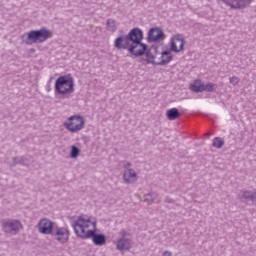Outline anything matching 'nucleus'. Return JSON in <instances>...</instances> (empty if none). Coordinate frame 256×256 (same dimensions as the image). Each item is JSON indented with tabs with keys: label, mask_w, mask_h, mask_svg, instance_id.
<instances>
[{
	"label": "nucleus",
	"mask_w": 256,
	"mask_h": 256,
	"mask_svg": "<svg viewBox=\"0 0 256 256\" xmlns=\"http://www.w3.org/2000/svg\"><path fill=\"white\" fill-rule=\"evenodd\" d=\"M74 233L80 239H92L94 245L101 247L107 243V237L104 234H97V222H91L87 216H79L72 222Z\"/></svg>",
	"instance_id": "f257e3e1"
},
{
	"label": "nucleus",
	"mask_w": 256,
	"mask_h": 256,
	"mask_svg": "<svg viewBox=\"0 0 256 256\" xmlns=\"http://www.w3.org/2000/svg\"><path fill=\"white\" fill-rule=\"evenodd\" d=\"M46 91L49 93L51 91V78L49 79L47 85H46Z\"/></svg>",
	"instance_id": "cd10ccee"
},
{
	"label": "nucleus",
	"mask_w": 256,
	"mask_h": 256,
	"mask_svg": "<svg viewBox=\"0 0 256 256\" xmlns=\"http://www.w3.org/2000/svg\"><path fill=\"white\" fill-rule=\"evenodd\" d=\"M216 85L213 83L204 84L203 91H207L208 93H213L215 91Z\"/></svg>",
	"instance_id": "b1692460"
},
{
	"label": "nucleus",
	"mask_w": 256,
	"mask_h": 256,
	"mask_svg": "<svg viewBox=\"0 0 256 256\" xmlns=\"http://www.w3.org/2000/svg\"><path fill=\"white\" fill-rule=\"evenodd\" d=\"M238 199L241 203H256V190H242L238 194Z\"/></svg>",
	"instance_id": "4468645a"
},
{
	"label": "nucleus",
	"mask_w": 256,
	"mask_h": 256,
	"mask_svg": "<svg viewBox=\"0 0 256 256\" xmlns=\"http://www.w3.org/2000/svg\"><path fill=\"white\" fill-rule=\"evenodd\" d=\"M225 5H228L232 9H245L249 7L253 0H222Z\"/></svg>",
	"instance_id": "2eb2a0df"
},
{
	"label": "nucleus",
	"mask_w": 256,
	"mask_h": 256,
	"mask_svg": "<svg viewBox=\"0 0 256 256\" xmlns=\"http://www.w3.org/2000/svg\"><path fill=\"white\" fill-rule=\"evenodd\" d=\"M38 231L42 235H53V231H55V228L53 227V222L47 218L41 219L38 222Z\"/></svg>",
	"instance_id": "9d476101"
},
{
	"label": "nucleus",
	"mask_w": 256,
	"mask_h": 256,
	"mask_svg": "<svg viewBox=\"0 0 256 256\" xmlns=\"http://www.w3.org/2000/svg\"><path fill=\"white\" fill-rule=\"evenodd\" d=\"M55 95H62L63 99H69L72 93H75V79L71 74L60 76L56 79Z\"/></svg>",
	"instance_id": "7ed1b4c3"
},
{
	"label": "nucleus",
	"mask_w": 256,
	"mask_h": 256,
	"mask_svg": "<svg viewBox=\"0 0 256 256\" xmlns=\"http://www.w3.org/2000/svg\"><path fill=\"white\" fill-rule=\"evenodd\" d=\"M144 201L151 205L152 203H161V199H159V194L157 192H150L144 195Z\"/></svg>",
	"instance_id": "a211bd4d"
},
{
	"label": "nucleus",
	"mask_w": 256,
	"mask_h": 256,
	"mask_svg": "<svg viewBox=\"0 0 256 256\" xmlns=\"http://www.w3.org/2000/svg\"><path fill=\"white\" fill-rule=\"evenodd\" d=\"M26 35L27 38L24 40L25 45H33V43H45L47 39H51V37H53V32L43 27L39 30H32Z\"/></svg>",
	"instance_id": "39448f33"
},
{
	"label": "nucleus",
	"mask_w": 256,
	"mask_h": 256,
	"mask_svg": "<svg viewBox=\"0 0 256 256\" xmlns=\"http://www.w3.org/2000/svg\"><path fill=\"white\" fill-rule=\"evenodd\" d=\"M183 47H185V38L181 34H177L170 41V50L174 51V53H179L183 51Z\"/></svg>",
	"instance_id": "ddd939ff"
},
{
	"label": "nucleus",
	"mask_w": 256,
	"mask_h": 256,
	"mask_svg": "<svg viewBox=\"0 0 256 256\" xmlns=\"http://www.w3.org/2000/svg\"><path fill=\"white\" fill-rule=\"evenodd\" d=\"M164 39L165 32H163V29L159 27H154L148 31V43H159V41H163Z\"/></svg>",
	"instance_id": "1a4fd4ad"
},
{
	"label": "nucleus",
	"mask_w": 256,
	"mask_h": 256,
	"mask_svg": "<svg viewBox=\"0 0 256 256\" xmlns=\"http://www.w3.org/2000/svg\"><path fill=\"white\" fill-rule=\"evenodd\" d=\"M133 167V164H131V162H127V161H124L123 162V169L124 171H130Z\"/></svg>",
	"instance_id": "393cba45"
},
{
	"label": "nucleus",
	"mask_w": 256,
	"mask_h": 256,
	"mask_svg": "<svg viewBox=\"0 0 256 256\" xmlns=\"http://www.w3.org/2000/svg\"><path fill=\"white\" fill-rule=\"evenodd\" d=\"M159 55V52L157 51V46L153 45L151 46L148 51L146 52V59L147 63H151L152 65H168V63H171L173 61V56L171 55V52L168 50L163 51L160 54L161 61L156 62L155 58Z\"/></svg>",
	"instance_id": "20e7f679"
},
{
	"label": "nucleus",
	"mask_w": 256,
	"mask_h": 256,
	"mask_svg": "<svg viewBox=\"0 0 256 256\" xmlns=\"http://www.w3.org/2000/svg\"><path fill=\"white\" fill-rule=\"evenodd\" d=\"M106 25H107L108 31H111L112 33H114V31H117V26L115 25V20L108 19Z\"/></svg>",
	"instance_id": "5701e85b"
},
{
	"label": "nucleus",
	"mask_w": 256,
	"mask_h": 256,
	"mask_svg": "<svg viewBox=\"0 0 256 256\" xmlns=\"http://www.w3.org/2000/svg\"><path fill=\"white\" fill-rule=\"evenodd\" d=\"M166 117L169 119V121H175L176 119H179L181 117V112H179V109L172 108L167 110Z\"/></svg>",
	"instance_id": "6ab92c4d"
},
{
	"label": "nucleus",
	"mask_w": 256,
	"mask_h": 256,
	"mask_svg": "<svg viewBox=\"0 0 256 256\" xmlns=\"http://www.w3.org/2000/svg\"><path fill=\"white\" fill-rule=\"evenodd\" d=\"M230 83H231V85H237V83H239V77H237V76L231 77Z\"/></svg>",
	"instance_id": "a878e982"
},
{
	"label": "nucleus",
	"mask_w": 256,
	"mask_h": 256,
	"mask_svg": "<svg viewBox=\"0 0 256 256\" xmlns=\"http://www.w3.org/2000/svg\"><path fill=\"white\" fill-rule=\"evenodd\" d=\"M212 145L216 149H221L223 147V145H225V140L223 138H221V137H215L213 139Z\"/></svg>",
	"instance_id": "412c9836"
},
{
	"label": "nucleus",
	"mask_w": 256,
	"mask_h": 256,
	"mask_svg": "<svg viewBox=\"0 0 256 256\" xmlns=\"http://www.w3.org/2000/svg\"><path fill=\"white\" fill-rule=\"evenodd\" d=\"M166 203H175V200H173L172 198H170L169 196H166L165 197V200H164Z\"/></svg>",
	"instance_id": "bb28decb"
},
{
	"label": "nucleus",
	"mask_w": 256,
	"mask_h": 256,
	"mask_svg": "<svg viewBox=\"0 0 256 256\" xmlns=\"http://www.w3.org/2000/svg\"><path fill=\"white\" fill-rule=\"evenodd\" d=\"M119 237L116 241V249L118 251H129L131 249V239L129 237V232L123 229L119 232Z\"/></svg>",
	"instance_id": "6e6552de"
},
{
	"label": "nucleus",
	"mask_w": 256,
	"mask_h": 256,
	"mask_svg": "<svg viewBox=\"0 0 256 256\" xmlns=\"http://www.w3.org/2000/svg\"><path fill=\"white\" fill-rule=\"evenodd\" d=\"M131 44L128 48L129 54L134 57H143L149 51L147 44L143 43V30L140 28H133L127 34Z\"/></svg>",
	"instance_id": "f03ea898"
},
{
	"label": "nucleus",
	"mask_w": 256,
	"mask_h": 256,
	"mask_svg": "<svg viewBox=\"0 0 256 256\" xmlns=\"http://www.w3.org/2000/svg\"><path fill=\"white\" fill-rule=\"evenodd\" d=\"M69 229L65 227H57L56 230L52 232V237H56L59 243L65 244L69 241Z\"/></svg>",
	"instance_id": "f8f14e48"
},
{
	"label": "nucleus",
	"mask_w": 256,
	"mask_h": 256,
	"mask_svg": "<svg viewBox=\"0 0 256 256\" xmlns=\"http://www.w3.org/2000/svg\"><path fill=\"white\" fill-rule=\"evenodd\" d=\"M173 254L171 253V252H169V251H165L164 253H163V256H172Z\"/></svg>",
	"instance_id": "c85d7f7f"
},
{
	"label": "nucleus",
	"mask_w": 256,
	"mask_h": 256,
	"mask_svg": "<svg viewBox=\"0 0 256 256\" xmlns=\"http://www.w3.org/2000/svg\"><path fill=\"white\" fill-rule=\"evenodd\" d=\"M204 83L201 80H195L192 84V90L194 93H203Z\"/></svg>",
	"instance_id": "aec40b11"
},
{
	"label": "nucleus",
	"mask_w": 256,
	"mask_h": 256,
	"mask_svg": "<svg viewBox=\"0 0 256 256\" xmlns=\"http://www.w3.org/2000/svg\"><path fill=\"white\" fill-rule=\"evenodd\" d=\"M1 224L2 231H4L7 235H17V233L23 229V224H21V221L16 219L2 221Z\"/></svg>",
	"instance_id": "0eeeda50"
},
{
	"label": "nucleus",
	"mask_w": 256,
	"mask_h": 256,
	"mask_svg": "<svg viewBox=\"0 0 256 256\" xmlns=\"http://www.w3.org/2000/svg\"><path fill=\"white\" fill-rule=\"evenodd\" d=\"M16 165H23L24 167H29V157L27 156H16L12 159L11 167Z\"/></svg>",
	"instance_id": "dca6fc26"
},
{
	"label": "nucleus",
	"mask_w": 256,
	"mask_h": 256,
	"mask_svg": "<svg viewBox=\"0 0 256 256\" xmlns=\"http://www.w3.org/2000/svg\"><path fill=\"white\" fill-rule=\"evenodd\" d=\"M123 179L125 183H135L137 181V172L135 170H126L123 173Z\"/></svg>",
	"instance_id": "f3484780"
},
{
	"label": "nucleus",
	"mask_w": 256,
	"mask_h": 256,
	"mask_svg": "<svg viewBox=\"0 0 256 256\" xmlns=\"http://www.w3.org/2000/svg\"><path fill=\"white\" fill-rule=\"evenodd\" d=\"M80 153H81V150L77 146H75V145L71 146V149H70L71 159H77L79 157Z\"/></svg>",
	"instance_id": "4be33fe9"
},
{
	"label": "nucleus",
	"mask_w": 256,
	"mask_h": 256,
	"mask_svg": "<svg viewBox=\"0 0 256 256\" xmlns=\"http://www.w3.org/2000/svg\"><path fill=\"white\" fill-rule=\"evenodd\" d=\"M206 135H207V136H209L210 134H209V133H207Z\"/></svg>",
	"instance_id": "7c9ffc66"
},
{
	"label": "nucleus",
	"mask_w": 256,
	"mask_h": 256,
	"mask_svg": "<svg viewBox=\"0 0 256 256\" xmlns=\"http://www.w3.org/2000/svg\"><path fill=\"white\" fill-rule=\"evenodd\" d=\"M63 125L70 133H79L85 127V118L81 115H72Z\"/></svg>",
	"instance_id": "423d86ee"
},
{
	"label": "nucleus",
	"mask_w": 256,
	"mask_h": 256,
	"mask_svg": "<svg viewBox=\"0 0 256 256\" xmlns=\"http://www.w3.org/2000/svg\"><path fill=\"white\" fill-rule=\"evenodd\" d=\"M114 47L118 49V51L127 50L129 52V48L131 47L129 36L120 34L114 41Z\"/></svg>",
	"instance_id": "9b49d317"
},
{
	"label": "nucleus",
	"mask_w": 256,
	"mask_h": 256,
	"mask_svg": "<svg viewBox=\"0 0 256 256\" xmlns=\"http://www.w3.org/2000/svg\"><path fill=\"white\" fill-rule=\"evenodd\" d=\"M139 49H141V47H137V48H135V51H139Z\"/></svg>",
	"instance_id": "c756f323"
}]
</instances>
